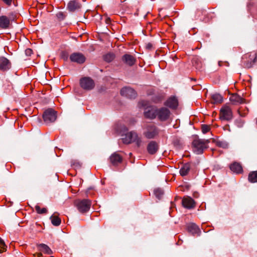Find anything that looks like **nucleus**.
<instances>
[{
	"label": "nucleus",
	"mask_w": 257,
	"mask_h": 257,
	"mask_svg": "<svg viewBox=\"0 0 257 257\" xmlns=\"http://www.w3.org/2000/svg\"><path fill=\"white\" fill-rule=\"evenodd\" d=\"M139 106L141 108H144V115L146 117L154 119L157 116V108L149 106V102L142 100L139 102Z\"/></svg>",
	"instance_id": "nucleus-1"
},
{
	"label": "nucleus",
	"mask_w": 257,
	"mask_h": 257,
	"mask_svg": "<svg viewBox=\"0 0 257 257\" xmlns=\"http://www.w3.org/2000/svg\"><path fill=\"white\" fill-rule=\"evenodd\" d=\"M209 142L208 140H205L198 138L195 139L192 143L193 151L196 154L203 153L204 150L207 148Z\"/></svg>",
	"instance_id": "nucleus-2"
},
{
	"label": "nucleus",
	"mask_w": 257,
	"mask_h": 257,
	"mask_svg": "<svg viewBox=\"0 0 257 257\" xmlns=\"http://www.w3.org/2000/svg\"><path fill=\"white\" fill-rule=\"evenodd\" d=\"M159 133V130L153 123L146 124L144 126V136L147 139H153L157 136Z\"/></svg>",
	"instance_id": "nucleus-3"
},
{
	"label": "nucleus",
	"mask_w": 257,
	"mask_h": 257,
	"mask_svg": "<svg viewBox=\"0 0 257 257\" xmlns=\"http://www.w3.org/2000/svg\"><path fill=\"white\" fill-rule=\"evenodd\" d=\"M122 141L125 144L135 142L138 147L142 144L141 139L138 136L137 134L135 132H131L125 134V136L122 138Z\"/></svg>",
	"instance_id": "nucleus-4"
},
{
	"label": "nucleus",
	"mask_w": 257,
	"mask_h": 257,
	"mask_svg": "<svg viewBox=\"0 0 257 257\" xmlns=\"http://www.w3.org/2000/svg\"><path fill=\"white\" fill-rule=\"evenodd\" d=\"M75 205L80 213H84L90 209L91 201L89 199L77 200L75 202Z\"/></svg>",
	"instance_id": "nucleus-5"
},
{
	"label": "nucleus",
	"mask_w": 257,
	"mask_h": 257,
	"mask_svg": "<svg viewBox=\"0 0 257 257\" xmlns=\"http://www.w3.org/2000/svg\"><path fill=\"white\" fill-rule=\"evenodd\" d=\"M233 114L231 108L227 105H224L220 110L219 118L221 120L229 121L232 119Z\"/></svg>",
	"instance_id": "nucleus-6"
},
{
	"label": "nucleus",
	"mask_w": 257,
	"mask_h": 257,
	"mask_svg": "<svg viewBox=\"0 0 257 257\" xmlns=\"http://www.w3.org/2000/svg\"><path fill=\"white\" fill-rule=\"evenodd\" d=\"M56 117V112L51 108L46 110L43 113V118L46 123L55 121Z\"/></svg>",
	"instance_id": "nucleus-7"
},
{
	"label": "nucleus",
	"mask_w": 257,
	"mask_h": 257,
	"mask_svg": "<svg viewBox=\"0 0 257 257\" xmlns=\"http://www.w3.org/2000/svg\"><path fill=\"white\" fill-rule=\"evenodd\" d=\"M170 111L166 107L157 109V116L161 121H165L168 119L170 117Z\"/></svg>",
	"instance_id": "nucleus-8"
},
{
	"label": "nucleus",
	"mask_w": 257,
	"mask_h": 257,
	"mask_svg": "<svg viewBox=\"0 0 257 257\" xmlns=\"http://www.w3.org/2000/svg\"><path fill=\"white\" fill-rule=\"evenodd\" d=\"M254 59V55L251 56L250 54H246L242 57L241 65L244 68H250L254 63L253 60Z\"/></svg>",
	"instance_id": "nucleus-9"
},
{
	"label": "nucleus",
	"mask_w": 257,
	"mask_h": 257,
	"mask_svg": "<svg viewBox=\"0 0 257 257\" xmlns=\"http://www.w3.org/2000/svg\"><path fill=\"white\" fill-rule=\"evenodd\" d=\"M81 87L85 90H91L94 87L93 80L89 77H84L80 79Z\"/></svg>",
	"instance_id": "nucleus-10"
},
{
	"label": "nucleus",
	"mask_w": 257,
	"mask_h": 257,
	"mask_svg": "<svg viewBox=\"0 0 257 257\" xmlns=\"http://www.w3.org/2000/svg\"><path fill=\"white\" fill-rule=\"evenodd\" d=\"M120 94L122 96L130 99L135 98L137 96L135 90L130 87L122 88L120 90Z\"/></svg>",
	"instance_id": "nucleus-11"
},
{
	"label": "nucleus",
	"mask_w": 257,
	"mask_h": 257,
	"mask_svg": "<svg viewBox=\"0 0 257 257\" xmlns=\"http://www.w3.org/2000/svg\"><path fill=\"white\" fill-rule=\"evenodd\" d=\"M183 206L187 209H192L195 208L196 203L195 201L189 196H186L182 199Z\"/></svg>",
	"instance_id": "nucleus-12"
},
{
	"label": "nucleus",
	"mask_w": 257,
	"mask_h": 257,
	"mask_svg": "<svg viewBox=\"0 0 257 257\" xmlns=\"http://www.w3.org/2000/svg\"><path fill=\"white\" fill-rule=\"evenodd\" d=\"M70 59L72 62L81 64L85 62V57L81 53H74L70 56Z\"/></svg>",
	"instance_id": "nucleus-13"
},
{
	"label": "nucleus",
	"mask_w": 257,
	"mask_h": 257,
	"mask_svg": "<svg viewBox=\"0 0 257 257\" xmlns=\"http://www.w3.org/2000/svg\"><path fill=\"white\" fill-rule=\"evenodd\" d=\"M81 7V0L71 1L68 4L67 6V9L70 12L78 10Z\"/></svg>",
	"instance_id": "nucleus-14"
},
{
	"label": "nucleus",
	"mask_w": 257,
	"mask_h": 257,
	"mask_svg": "<svg viewBox=\"0 0 257 257\" xmlns=\"http://www.w3.org/2000/svg\"><path fill=\"white\" fill-rule=\"evenodd\" d=\"M165 105L171 109H176L178 105V100L176 96H172L165 102Z\"/></svg>",
	"instance_id": "nucleus-15"
},
{
	"label": "nucleus",
	"mask_w": 257,
	"mask_h": 257,
	"mask_svg": "<svg viewBox=\"0 0 257 257\" xmlns=\"http://www.w3.org/2000/svg\"><path fill=\"white\" fill-rule=\"evenodd\" d=\"M109 160L112 165L117 166L122 162V157L117 152H115L110 156Z\"/></svg>",
	"instance_id": "nucleus-16"
},
{
	"label": "nucleus",
	"mask_w": 257,
	"mask_h": 257,
	"mask_svg": "<svg viewBox=\"0 0 257 257\" xmlns=\"http://www.w3.org/2000/svg\"><path fill=\"white\" fill-rule=\"evenodd\" d=\"M122 62L127 65L132 66L136 62V58L132 55L128 54L124 55L121 58Z\"/></svg>",
	"instance_id": "nucleus-17"
},
{
	"label": "nucleus",
	"mask_w": 257,
	"mask_h": 257,
	"mask_svg": "<svg viewBox=\"0 0 257 257\" xmlns=\"http://www.w3.org/2000/svg\"><path fill=\"white\" fill-rule=\"evenodd\" d=\"M11 64L10 61L4 57H0V70L7 71L10 69Z\"/></svg>",
	"instance_id": "nucleus-18"
},
{
	"label": "nucleus",
	"mask_w": 257,
	"mask_h": 257,
	"mask_svg": "<svg viewBox=\"0 0 257 257\" xmlns=\"http://www.w3.org/2000/svg\"><path fill=\"white\" fill-rule=\"evenodd\" d=\"M38 251L46 254H51L53 251L46 244L40 243L37 245Z\"/></svg>",
	"instance_id": "nucleus-19"
},
{
	"label": "nucleus",
	"mask_w": 257,
	"mask_h": 257,
	"mask_svg": "<svg viewBox=\"0 0 257 257\" xmlns=\"http://www.w3.org/2000/svg\"><path fill=\"white\" fill-rule=\"evenodd\" d=\"M10 25V19L6 16H0V28L6 29L9 28Z\"/></svg>",
	"instance_id": "nucleus-20"
},
{
	"label": "nucleus",
	"mask_w": 257,
	"mask_h": 257,
	"mask_svg": "<svg viewBox=\"0 0 257 257\" xmlns=\"http://www.w3.org/2000/svg\"><path fill=\"white\" fill-rule=\"evenodd\" d=\"M158 150V144L154 142H150L147 146V151L150 154L153 155L155 154Z\"/></svg>",
	"instance_id": "nucleus-21"
},
{
	"label": "nucleus",
	"mask_w": 257,
	"mask_h": 257,
	"mask_svg": "<svg viewBox=\"0 0 257 257\" xmlns=\"http://www.w3.org/2000/svg\"><path fill=\"white\" fill-rule=\"evenodd\" d=\"M188 231L193 235H199L200 229L194 223L189 224L187 226Z\"/></svg>",
	"instance_id": "nucleus-22"
},
{
	"label": "nucleus",
	"mask_w": 257,
	"mask_h": 257,
	"mask_svg": "<svg viewBox=\"0 0 257 257\" xmlns=\"http://www.w3.org/2000/svg\"><path fill=\"white\" fill-rule=\"evenodd\" d=\"M230 170L234 173L239 174L242 171L241 166L238 163H233L230 166Z\"/></svg>",
	"instance_id": "nucleus-23"
},
{
	"label": "nucleus",
	"mask_w": 257,
	"mask_h": 257,
	"mask_svg": "<svg viewBox=\"0 0 257 257\" xmlns=\"http://www.w3.org/2000/svg\"><path fill=\"white\" fill-rule=\"evenodd\" d=\"M190 170V164L186 163L183 165L180 170V174L182 176L187 175Z\"/></svg>",
	"instance_id": "nucleus-24"
},
{
	"label": "nucleus",
	"mask_w": 257,
	"mask_h": 257,
	"mask_svg": "<svg viewBox=\"0 0 257 257\" xmlns=\"http://www.w3.org/2000/svg\"><path fill=\"white\" fill-rule=\"evenodd\" d=\"M230 100L233 103H243L244 99L239 95L234 94L230 97Z\"/></svg>",
	"instance_id": "nucleus-25"
},
{
	"label": "nucleus",
	"mask_w": 257,
	"mask_h": 257,
	"mask_svg": "<svg viewBox=\"0 0 257 257\" xmlns=\"http://www.w3.org/2000/svg\"><path fill=\"white\" fill-rule=\"evenodd\" d=\"M211 101L213 103H221L223 101L222 96L218 93L213 94L211 96Z\"/></svg>",
	"instance_id": "nucleus-26"
},
{
	"label": "nucleus",
	"mask_w": 257,
	"mask_h": 257,
	"mask_svg": "<svg viewBox=\"0 0 257 257\" xmlns=\"http://www.w3.org/2000/svg\"><path fill=\"white\" fill-rule=\"evenodd\" d=\"M248 180L250 183H257V171L251 172L248 175Z\"/></svg>",
	"instance_id": "nucleus-27"
},
{
	"label": "nucleus",
	"mask_w": 257,
	"mask_h": 257,
	"mask_svg": "<svg viewBox=\"0 0 257 257\" xmlns=\"http://www.w3.org/2000/svg\"><path fill=\"white\" fill-rule=\"evenodd\" d=\"M50 219L52 224L54 226H59L61 224V219L55 214L52 215L50 217Z\"/></svg>",
	"instance_id": "nucleus-28"
},
{
	"label": "nucleus",
	"mask_w": 257,
	"mask_h": 257,
	"mask_svg": "<svg viewBox=\"0 0 257 257\" xmlns=\"http://www.w3.org/2000/svg\"><path fill=\"white\" fill-rule=\"evenodd\" d=\"M104 60L107 62L112 61L114 58V55L112 53H108L103 57Z\"/></svg>",
	"instance_id": "nucleus-29"
},
{
	"label": "nucleus",
	"mask_w": 257,
	"mask_h": 257,
	"mask_svg": "<svg viewBox=\"0 0 257 257\" xmlns=\"http://www.w3.org/2000/svg\"><path fill=\"white\" fill-rule=\"evenodd\" d=\"M7 250V246L4 241L0 237V253H2Z\"/></svg>",
	"instance_id": "nucleus-30"
},
{
	"label": "nucleus",
	"mask_w": 257,
	"mask_h": 257,
	"mask_svg": "<svg viewBox=\"0 0 257 257\" xmlns=\"http://www.w3.org/2000/svg\"><path fill=\"white\" fill-rule=\"evenodd\" d=\"M154 193L156 196L160 199L163 194V191L161 189L157 188L154 190Z\"/></svg>",
	"instance_id": "nucleus-31"
},
{
	"label": "nucleus",
	"mask_w": 257,
	"mask_h": 257,
	"mask_svg": "<svg viewBox=\"0 0 257 257\" xmlns=\"http://www.w3.org/2000/svg\"><path fill=\"white\" fill-rule=\"evenodd\" d=\"M35 209L38 213L39 214H43L46 213L47 212V209L45 208H41V207L38 206L36 205L35 206Z\"/></svg>",
	"instance_id": "nucleus-32"
},
{
	"label": "nucleus",
	"mask_w": 257,
	"mask_h": 257,
	"mask_svg": "<svg viewBox=\"0 0 257 257\" xmlns=\"http://www.w3.org/2000/svg\"><path fill=\"white\" fill-rule=\"evenodd\" d=\"M210 130V126L206 124H202L201 125V130L203 134H206L209 132Z\"/></svg>",
	"instance_id": "nucleus-33"
},
{
	"label": "nucleus",
	"mask_w": 257,
	"mask_h": 257,
	"mask_svg": "<svg viewBox=\"0 0 257 257\" xmlns=\"http://www.w3.org/2000/svg\"><path fill=\"white\" fill-rule=\"evenodd\" d=\"M247 111L248 110H247L246 111H244V112H242V108H240L238 109V112L239 113V114L241 116H245L246 115V114H247Z\"/></svg>",
	"instance_id": "nucleus-34"
},
{
	"label": "nucleus",
	"mask_w": 257,
	"mask_h": 257,
	"mask_svg": "<svg viewBox=\"0 0 257 257\" xmlns=\"http://www.w3.org/2000/svg\"><path fill=\"white\" fill-rule=\"evenodd\" d=\"M25 54L27 56H31L32 54V50L31 49H27L25 50Z\"/></svg>",
	"instance_id": "nucleus-35"
},
{
	"label": "nucleus",
	"mask_w": 257,
	"mask_h": 257,
	"mask_svg": "<svg viewBox=\"0 0 257 257\" xmlns=\"http://www.w3.org/2000/svg\"><path fill=\"white\" fill-rule=\"evenodd\" d=\"M218 145L219 146L224 148L227 147V144L223 142H218Z\"/></svg>",
	"instance_id": "nucleus-36"
},
{
	"label": "nucleus",
	"mask_w": 257,
	"mask_h": 257,
	"mask_svg": "<svg viewBox=\"0 0 257 257\" xmlns=\"http://www.w3.org/2000/svg\"><path fill=\"white\" fill-rule=\"evenodd\" d=\"M33 255L34 256H37V257H42L43 253L42 252L40 251L39 252H36V253L33 254Z\"/></svg>",
	"instance_id": "nucleus-37"
},
{
	"label": "nucleus",
	"mask_w": 257,
	"mask_h": 257,
	"mask_svg": "<svg viewBox=\"0 0 257 257\" xmlns=\"http://www.w3.org/2000/svg\"><path fill=\"white\" fill-rule=\"evenodd\" d=\"M57 16L59 18H63L64 15L62 12H59V13L57 14Z\"/></svg>",
	"instance_id": "nucleus-38"
},
{
	"label": "nucleus",
	"mask_w": 257,
	"mask_h": 257,
	"mask_svg": "<svg viewBox=\"0 0 257 257\" xmlns=\"http://www.w3.org/2000/svg\"><path fill=\"white\" fill-rule=\"evenodd\" d=\"M152 47V45L151 43H149L147 45V47L149 49L151 48Z\"/></svg>",
	"instance_id": "nucleus-39"
},
{
	"label": "nucleus",
	"mask_w": 257,
	"mask_h": 257,
	"mask_svg": "<svg viewBox=\"0 0 257 257\" xmlns=\"http://www.w3.org/2000/svg\"><path fill=\"white\" fill-rule=\"evenodd\" d=\"M194 197H197V193H196V194H195V193L194 194Z\"/></svg>",
	"instance_id": "nucleus-40"
},
{
	"label": "nucleus",
	"mask_w": 257,
	"mask_h": 257,
	"mask_svg": "<svg viewBox=\"0 0 257 257\" xmlns=\"http://www.w3.org/2000/svg\"><path fill=\"white\" fill-rule=\"evenodd\" d=\"M256 124H257V118H256Z\"/></svg>",
	"instance_id": "nucleus-41"
},
{
	"label": "nucleus",
	"mask_w": 257,
	"mask_h": 257,
	"mask_svg": "<svg viewBox=\"0 0 257 257\" xmlns=\"http://www.w3.org/2000/svg\"><path fill=\"white\" fill-rule=\"evenodd\" d=\"M50 257H54V256H50Z\"/></svg>",
	"instance_id": "nucleus-42"
}]
</instances>
